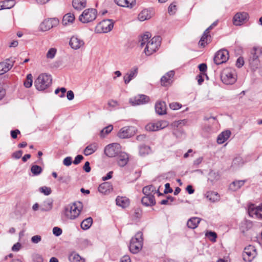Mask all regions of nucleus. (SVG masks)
<instances>
[{
	"label": "nucleus",
	"mask_w": 262,
	"mask_h": 262,
	"mask_svg": "<svg viewBox=\"0 0 262 262\" xmlns=\"http://www.w3.org/2000/svg\"><path fill=\"white\" fill-rule=\"evenodd\" d=\"M22 154H23L22 150H19L16 151L15 152H14L12 154V158L16 159H18L21 157Z\"/></svg>",
	"instance_id": "59"
},
{
	"label": "nucleus",
	"mask_w": 262,
	"mask_h": 262,
	"mask_svg": "<svg viewBox=\"0 0 262 262\" xmlns=\"http://www.w3.org/2000/svg\"><path fill=\"white\" fill-rule=\"evenodd\" d=\"M253 226V223L252 221L248 220H245L241 224V230L243 232L250 229Z\"/></svg>",
	"instance_id": "39"
},
{
	"label": "nucleus",
	"mask_w": 262,
	"mask_h": 262,
	"mask_svg": "<svg viewBox=\"0 0 262 262\" xmlns=\"http://www.w3.org/2000/svg\"><path fill=\"white\" fill-rule=\"evenodd\" d=\"M120 151V146L118 143H112L107 145L104 148V153L108 157H114Z\"/></svg>",
	"instance_id": "13"
},
{
	"label": "nucleus",
	"mask_w": 262,
	"mask_h": 262,
	"mask_svg": "<svg viewBox=\"0 0 262 262\" xmlns=\"http://www.w3.org/2000/svg\"><path fill=\"white\" fill-rule=\"evenodd\" d=\"M15 1L14 0H5L0 2V10L6 9H10L14 6Z\"/></svg>",
	"instance_id": "31"
},
{
	"label": "nucleus",
	"mask_w": 262,
	"mask_h": 262,
	"mask_svg": "<svg viewBox=\"0 0 262 262\" xmlns=\"http://www.w3.org/2000/svg\"><path fill=\"white\" fill-rule=\"evenodd\" d=\"M41 240V237L40 235H36L32 236L31 239L32 243L34 244H37L39 243Z\"/></svg>",
	"instance_id": "57"
},
{
	"label": "nucleus",
	"mask_w": 262,
	"mask_h": 262,
	"mask_svg": "<svg viewBox=\"0 0 262 262\" xmlns=\"http://www.w3.org/2000/svg\"><path fill=\"white\" fill-rule=\"evenodd\" d=\"M209 176L210 178H212V181L217 180L219 179V175L217 172H215L213 170H210L209 173Z\"/></svg>",
	"instance_id": "53"
},
{
	"label": "nucleus",
	"mask_w": 262,
	"mask_h": 262,
	"mask_svg": "<svg viewBox=\"0 0 262 262\" xmlns=\"http://www.w3.org/2000/svg\"><path fill=\"white\" fill-rule=\"evenodd\" d=\"M84 43L82 39L78 38L77 36H73L70 40L69 45L71 47L74 49L77 50L84 45Z\"/></svg>",
	"instance_id": "19"
},
{
	"label": "nucleus",
	"mask_w": 262,
	"mask_h": 262,
	"mask_svg": "<svg viewBox=\"0 0 262 262\" xmlns=\"http://www.w3.org/2000/svg\"><path fill=\"white\" fill-rule=\"evenodd\" d=\"M33 80L31 74H28L24 81V85L26 88H29L32 85Z\"/></svg>",
	"instance_id": "44"
},
{
	"label": "nucleus",
	"mask_w": 262,
	"mask_h": 262,
	"mask_svg": "<svg viewBox=\"0 0 262 262\" xmlns=\"http://www.w3.org/2000/svg\"><path fill=\"white\" fill-rule=\"evenodd\" d=\"M98 146L96 143H93L87 146L83 150L85 156H89L95 152L97 149Z\"/></svg>",
	"instance_id": "30"
},
{
	"label": "nucleus",
	"mask_w": 262,
	"mask_h": 262,
	"mask_svg": "<svg viewBox=\"0 0 262 262\" xmlns=\"http://www.w3.org/2000/svg\"><path fill=\"white\" fill-rule=\"evenodd\" d=\"M139 154L141 156H145L150 152L149 146L145 145H142L139 147Z\"/></svg>",
	"instance_id": "41"
},
{
	"label": "nucleus",
	"mask_w": 262,
	"mask_h": 262,
	"mask_svg": "<svg viewBox=\"0 0 262 262\" xmlns=\"http://www.w3.org/2000/svg\"><path fill=\"white\" fill-rule=\"evenodd\" d=\"M53 200L51 198H48L45 200L39 206L41 211H49L53 208Z\"/></svg>",
	"instance_id": "22"
},
{
	"label": "nucleus",
	"mask_w": 262,
	"mask_h": 262,
	"mask_svg": "<svg viewBox=\"0 0 262 262\" xmlns=\"http://www.w3.org/2000/svg\"><path fill=\"white\" fill-rule=\"evenodd\" d=\"M168 122L165 120H160L156 122H150L148 123L145 129L149 132H156L163 129L168 125Z\"/></svg>",
	"instance_id": "11"
},
{
	"label": "nucleus",
	"mask_w": 262,
	"mask_h": 262,
	"mask_svg": "<svg viewBox=\"0 0 262 262\" xmlns=\"http://www.w3.org/2000/svg\"><path fill=\"white\" fill-rule=\"evenodd\" d=\"M187 122V120L186 119L180 120L177 121H175L173 123V125L177 127H181L183 125H185Z\"/></svg>",
	"instance_id": "55"
},
{
	"label": "nucleus",
	"mask_w": 262,
	"mask_h": 262,
	"mask_svg": "<svg viewBox=\"0 0 262 262\" xmlns=\"http://www.w3.org/2000/svg\"><path fill=\"white\" fill-rule=\"evenodd\" d=\"M72 163V158L71 157H67L65 158L63 161V164L67 166H69Z\"/></svg>",
	"instance_id": "58"
},
{
	"label": "nucleus",
	"mask_w": 262,
	"mask_h": 262,
	"mask_svg": "<svg viewBox=\"0 0 262 262\" xmlns=\"http://www.w3.org/2000/svg\"><path fill=\"white\" fill-rule=\"evenodd\" d=\"M177 10V6L173 4H171L168 9V13L169 14H174L175 13Z\"/></svg>",
	"instance_id": "61"
},
{
	"label": "nucleus",
	"mask_w": 262,
	"mask_h": 262,
	"mask_svg": "<svg viewBox=\"0 0 262 262\" xmlns=\"http://www.w3.org/2000/svg\"><path fill=\"white\" fill-rule=\"evenodd\" d=\"M20 134V131L17 129H15V130H12L11 131V133H10L11 136L13 139H16L17 137V135Z\"/></svg>",
	"instance_id": "64"
},
{
	"label": "nucleus",
	"mask_w": 262,
	"mask_h": 262,
	"mask_svg": "<svg viewBox=\"0 0 262 262\" xmlns=\"http://www.w3.org/2000/svg\"><path fill=\"white\" fill-rule=\"evenodd\" d=\"M248 211L250 216L262 219V203L258 206L250 204L248 207Z\"/></svg>",
	"instance_id": "10"
},
{
	"label": "nucleus",
	"mask_w": 262,
	"mask_h": 262,
	"mask_svg": "<svg viewBox=\"0 0 262 262\" xmlns=\"http://www.w3.org/2000/svg\"><path fill=\"white\" fill-rule=\"evenodd\" d=\"M72 5L74 9L80 10L86 6V0H73Z\"/></svg>",
	"instance_id": "34"
},
{
	"label": "nucleus",
	"mask_w": 262,
	"mask_h": 262,
	"mask_svg": "<svg viewBox=\"0 0 262 262\" xmlns=\"http://www.w3.org/2000/svg\"><path fill=\"white\" fill-rule=\"evenodd\" d=\"M114 22L112 19H104L97 24L95 28L96 33H105L110 32L113 28Z\"/></svg>",
	"instance_id": "7"
},
{
	"label": "nucleus",
	"mask_w": 262,
	"mask_h": 262,
	"mask_svg": "<svg viewBox=\"0 0 262 262\" xmlns=\"http://www.w3.org/2000/svg\"><path fill=\"white\" fill-rule=\"evenodd\" d=\"M59 20L57 18H50L45 19L39 26V29L41 31H47L59 24Z\"/></svg>",
	"instance_id": "9"
},
{
	"label": "nucleus",
	"mask_w": 262,
	"mask_h": 262,
	"mask_svg": "<svg viewBox=\"0 0 262 262\" xmlns=\"http://www.w3.org/2000/svg\"><path fill=\"white\" fill-rule=\"evenodd\" d=\"M204 76L208 78V76L207 74L205 73H201L196 76V79L198 80V82L199 85H201L203 82L204 81Z\"/></svg>",
	"instance_id": "52"
},
{
	"label": "nucleus",
	"mask_w": 262,
	"mask_h": 262,
	"mask_svg": "<svg viewBox=\"0 0 262 262\" xmlns=\"http://www.w3.org/2000/svg\"><path fill=\"white\" fill-rule=\"evenodd\" d=\"M39 190L40 192L43 193L46 195H49L52 192L51 188L47 186L41 187L39 188Z\"/></svg>",
	"instance_id": "50"
},
{
	"label": "nucleus",
	"mask_w": 262,
	"mask_h": 262,
	"mask_svg": "<svg viewBox=\"0 0 262 262\" xmlns=\"http://www.w3.org/2000/svg\"><path fill=\"white\" fill-rule=\"evenodd\" d=\"M182 107V104L178 102H172L169 104V107L173 110H177Z\"/></svg>",
	"instance_id": "54"
},
{
	"label": "nucleus",
	"mask_w": 262,
	"mask_h": 262,
	"mask_svg": "<svg viewBox=\"0 0 262 262\" xmlns=\"http://www.w3.org/2000/svg\"><path fill=\"white\" fill-rule=\"evenodd\" d=\"M93 223V219L91 217H88L84 219L81 223V227L83 230H87L89 229L92 226Z\"/></svg>",
	"instance_id": "40"
},
{
	"label": "nucleus",
	"mask_w": 262,
	"mask_h": 262,
	"mask_svg": "<svg viewBox=\"0 0 262 262\" xmlns=\"http://www.w3.org/2000/svg\"><path fill=\"white\" fill-rule=\"evenodd\" d=\"M31 171L34 176H38L41 173L42 169L40 166L33 165L31 167Z\"/></svg>",
	"instance_id": "45"
},
{
	"label": "nucleus",
	"mask_w": 262,
	"mask_h": 262,
	"mask_svg": "<svg viewBox=\"0 0 262 262\" xmlns=\"http://www.w3.org/2000/svg\"><path fill=\"white\" fill-rule=\"evenodd\" d=\"M156 112L159 115H163L166 114V105L165 102L160 101L155 104Z\"/></svg>",
	"instance_id": "25"
},
{
	"label": "nucleus",
	"mask_w": 262,
	"mask_h": 262,
	"mask_svg": "<svg viewBox=\"0 0 262 262\" xmlns=\"http://www.w3.org/2000/svg\"><path fill=\"white\" fill-rule=\"evenodd\" d=\"M116 205L122 208H126L129 205V200L125 196H118L116 199Z\"/></svg>",
	"instance_id": "29"
},
{
	"label": "nucleus",
	"mask_w": 262,
	"mask_h": 262,
	"mask_svg": "<svg viewBox=\"0 0 262 262\" xmlns=\"http://www.w3.org/2000/svg\"><path fill=\"white\" fill-rule=\"evenodd\" d=\"M143 234L141 232H137L130 242V251L134 254L137 253L142 249L143 246Z\"/></svg>",
	"instance_id": "3"
},
{
	"label": "nucleus",
	"mask_w": 262,
	"mask_h": 262,
	"mask_svg": "<svg viewBox=\"0 0 262 262\" xmlns=\"http://www.w3.org/2000/svg\"><path fill=\"white\" fill-rule=\"evenodd\" d=\"M62 232V229L58 227H55L53 229V233L56 236H60Z\"/></svg>",
	"instance_id": "56"
},
{
	"label": "nucleus",
	"mask_w": 262,
	"mask_h": 262,
	"mask_svg": "<svg viewBox=\"0 0 262 262\" xmlns=\"http://www.w3.org/2000/svg\"><path fill=\"white\" fill-rule=\"evenodd\" d=\"M150 98L145 95H139L134 97V99H130V102L133 105L144 104L148 102Z\"/></svg>",
	"instance_id": "18"
},
{
	"label": "nucleus",
	"mask_w": 262,
	"mask_h": 262,
	"mask_svg": "<svg viewBox=\"0 0 262 262\" xmlns=\"http://www.w3.org/2000/svg\"><path fill=\"white\" fill-rule=\"evenodd\" d=\"M221 79L226 84H233L236 81L235 70L230 68L224 69L221 74Z\"/></svg>",
	"instance_id": "4"
},
{
	"label": "nucleus",
	"mask_w": 262,
	"mask_h": 262,
	"mask_svg": "<svg viewBox=\"0 0 262 262\" xmlns=\"http://www.w3.org/2000/svg\"><path fill=\"white\" fill-rule=\"evenodd\" d=\"M15 60L10 58L6 59L4 62H0V75L9 71L13 66Z\"/></svg>",
	"instance_id": "16"
},
{
	"label": "nucleus",
	"mask_w": 262,
	"mask_h": 262,
	"mask_svg": "<svg viewBox=\"0 0 262 262\" xmlns=\"http://www.w3.org/2000/svg\"><path fill=\"white\" fill-rule=\"evenodd\" d=\"M82 208V204L80 202L68 205L64 207L63 215L66 219L74 220L79 216Z\"/></svg>",
	"instance_id": "1"
},
{
	"label": "nucleus",
	"mask_w": 262,
	"mask_h": 262,
	"mask_svg": "<svg viewBox=\"0 0 262 262\" xmlns=\"http://www.w3.org/2000/svg\"><path fill=\"white\" fill-rule=\"evenodd\" d=\"M229 59V52L226 49H222L218 51L214 57V62L217 64H221L226 62Z\"/></svg>",
	"instance_id": "12"
},
{
	"label": "nucleus",
	"mask_w": 262,
	"mask_h": 262,
	"mask_svg": "<svg viewBox=\"0 0 262 262\" xmlns=\"http://www.w3.org/2000/svg\"><path fill=\"white\" fill-rule=\"evenodd\" d=\"M231 134V132L229 130L222 132L217 136V143L220 144L224 143L230 137Z\"/></svg>",
	"instance_id": "28"
},
{
	"label": "nucleus",
	"mask_w": 262,
	"mask_h": 262,
	"mask_svg": "<svg viewBox=\"0 0 262 262\" xmlns=\"http://www.w3.org/2000/svg\"><path fill=\"white\" fill-rule=\"evenodd\" d=\"M257 254L256 248L252 245L246 247L242 253L243 259L245 261L251 262Z\"/></svg>",
	"instance_id": "8"
},
{
	"label": "nucleus",
	"mask_w": 262,
	"mask_h": 262,
	"mask_svg": "<svg viewBox=\"0 0 262 262\" xmlns=\"http://www.w3.org/2000/svg\"><path fill=\"white\" fill-rule=\"evenodd\" d=\"M150 37L151 34L148 32L142 35L139 39L141 47H143L145 44H147Z\"/></svg>",
	"instance_id": "42"
},
{
	"label": "nucleus",
	"mask_w": 262,
	"mask_h": 262,
	"mask_svg": "<svg viewBox=\"0 0 262 262\" xmlns=\"http://www.w3.org/2000/svg\"><path fill=\"white\" fill-rule=\"evenodd\" d=\"M248 18V14L246 12L237 13L233 17V23L235 26H241L245 22Z\"/></svg>",
	"instance_id": "17"
},
{
	"label": "nucleus",
	"mask_w": 262,
	"mask_h": 262,
	"mask_svg": "<svg viewBox=\"0 0 262 262\" xmlns=\"http://www.w3.org/2000/svg\"><path fill=\"white\" fill-rule=\"evenodd\" d=\"M256 48H254L251 53V56L249 59L251 69L253 71H255L258 68L260 64L258 55L256 53Z\"/></svg>",
	"instance_id": "15"
},
{
	"label": "nucleus",
	"mask_w": 262,
	"mask_h": 262,
	"mask_svg": "<svg viewBox=\"0 0 262 262\" xmlns=\"http://www.w3.org/2000/svg\"><path fill=\"white\" fill-rule=\"evenodd\" d=\"M244 64V58L242 57H239L236 60V66L238 68H241Z\"/></svg>",
	"instance_id": "63"
},
{
	"label": "nucleus",
	"mask_w": 262,
	"mask_h": 262,
	"mask_svg": "<svg viewBox=\"0 0 262 262\" xmlns=\"http://www.w3.org/2000/svg\"><path fill=\"white\" fill-rule=\"evenodd\" d=\"M174 75L173 71H170L166 73L161 78V84L163 86H167L171 82V79L173 78Z\"/></svg>",
	"instance_id": "23"
},
{
	"label": "nucleus",
	"mask_w": 262,
	"mask_h": 262,
	"mask_svg": "<svg viewBox=\"0 0 262 262\" xmlns=\"http://www.w3.org/2000/svg\"><path fill=\"white\" fill-rule=\"evenodd\" d=\"M141 202L145 206H152L156 204L154 195H145L142 198Z\"/></svg>",
	"instance_id": "26"
},
{
	"label": "nucleus",
	"mask_w": 262,
	"mask_h": 262,
	"mask_svg": "<svg viewBox=\"0 0 262 262\" xmlns=\"http://www.w3.org/2000/svg\"><path fill=\"white\" fill-rule=\"evenodd\" d=\"M154 191H156V188L153 185L145 186L142 189V192L145 195H154Z\"/></svg>",
	"instance_id": "43"
},
{
	"label": "nucleus",
	"mask_w": 262,
	"mask_h": 262,
	"mask_svg": "<svg viewBox=\"0 0 262 262\" xmlns=\"http://www.w3.org/2000/svg\"><path fill=\"white\" fill-rule=\"evenodd\" d=\"M51 75L47 74H40L34 81V85L38 91H43L49 88L52 83Z\"/></svg>",
	"instance_id": "2"
},
{
	"label": "nucleus",
	"mask_w": 262,
	"mask_h": 262,
	"mask_svg": "<svg viewBox=\"0 0 262 262\" xmlns=\"http://www.w3.org/2000/svg\"><path fill=\"white\" fill-rule=\"evenodd\" d=\"M83 157L81 155H78L75 158V159L73 161V163L75 165H77L79 164L81 161L83 159Z\"/></svg>",
	"instance_id": "62"
},
{
	"label": "nucleus",
	"mask_w": 262,
	"mask_h": 262,
	"mask_svg": "<svg viewBox=\"0 0 262 262\" xmlns=\"http://www.w3.org/2000/svg\"><path fill=\"white\" fill-rule=\"evenodd\" d=\"M113 129L112 125H109L105 127L100 132V135L101 137L104 138L106 135H108Z\"/></svg>",
	"instance_id": "46"
},
{
	"label": "nucleus",
	"mask_w": 262,
	"mask_h": 262,
	"mask_svg": "<svg viewBox=\"0 0 262 262\" xmlns=\"http://www.w3.org/2000/svg\"><path fill=\"white\" fill-rule=\"evenodd\" d=\"M209 36L203 34L199 42V46L205 47L206 45L208 43V38Z\"/></svg>",
	"instance_id": "48"
},
{
	"label": "nucleus",
	"mask_w": 262,
	"mask_h": 262,
	"mask_svg": "<svg viewBox=\"0 0 262 262\" xmlns=\"http://www.w3.org/2000/svg\"><path fill=\"white\" fill-rule=\"evenodd\" d=\"M161 42V37L160 36L152 37L146 45V47L144 49L145 54L147 56H149L155 52L159 47L160 46Z\"/></svg>",
	"instance_id": "5"
},
{
	"label": "nucleus",
	"mask_w": 262,
	"mask_h": 262,
	"mask_svg": "<svg viewBox=\"0 0 262 262\" xmlns=\"http://www.w3.org/2000/svg\"><path fill=\"white\" fill-rule=\"evenodd\" d=\"M97 15V11L94 8L86 9L79 16V20L82 23H88L94 20Z\"/></svg>",
	"instance_id": "6"
},
{
	"label": "nucleus",
	"mask_w": 262,
	"mask_h": 262,
	"mask_svg": "<svg viewBox=\"0 0 262 262\" xmlns=\"http://www.w3.org/2000/svg\"><path fill=\"white\" fill-rule=\"evenodd\" d=\"M201 221V219L197 217H193L188 220L187 225L190 229H195L198 226Z\"/></svg>",
	"instance_id": "33"
},
{
	"label": "nucleus",
	"mask_w": 262,
	"mask_h": 262,
	"mask_svg": "<svg viewBox=\"0 0 262 262\" xmlns=\"http://www.w3.org/2000/svg\"><path fill=\"white\" fill-rule=\"evenodd\" d=\"M150 17V13L149 11L147 9L142 10L138 15V19L141 21L148 19Z\"/></svg>",
	"instance_id": "38"
},
{
	"label": "nucleus",
	"mask_w": 262,
	"mask_h": 262,
	"mask_svg": "<svg viewBox=\"0 0 262 262\" xmlns=\"http://www.w3.org/2000/svg\"><path fill=\"white\" fill-rule=\"evenodd\" d=\"M57 52V50L55 48H52L49 50L48 51L46 57L49 59H53Z\"/></svg>",
	"instance_id": "49"
},
{
	"label": "nucleus",
	"mask_w": 262,
	"mask_h": 262,
	"mask_svg": "<svg viewBox=\"0 0 262 262\" xmlns=\"http://www.w3.org/2000/svg\"><path fill=\"white\" fill-rule=\"evenodd\" d=\"M138 70L137 67H134L124 76L123 79L125 84H128L133 78L137 76Z\"/></svg>",
	"instance_id": "20"
},
{
	"label": "nucleus",
	"mask_w": 262,
	"mask_h": 262,
	"mask_svg": "<svg viewBox=\"0 0 262 262\" xmlns=\"http://www.w3.org/2000/svg\"><path fill=\"white\" fill-rule=\"evenodd\" d=\"M75 20V16L73 13H69L65 14L62 18V23L63 25L66 26L72 24Z\"/></svg>",
	"instance_id": "35"
},
{
	"label": "nucleus",
	"mask_w": 262,
	"mask_h": 262,
	"mask_svg": "<svg viewBox=\"0 0 262 262\" xmlns=\"http://www.w3.org/2000/svg\"><path fill=\"white\" fill-rule=\"evenodd\" d=\"M245 182V180L234 181L230 185L229 189L233 191H237L244 185Z\"/></svg>",
	"instance_id": "32"
},
{
	"label": "nucleus",
	"mask_w": 262,
	"mask_h": 262,
	"mask_svg": "<svg viewBox=\"0 0 262 262\" xmlns=\"http://www.w3.org/2000/svg\"><path fill=\"white\" fill-rule=\"evenodd\" d=\"M113 186L110 182H103L98 187V191L99 192L107 194L110 193L113 190Z\"/></svg>",
	"instance_id": "21"
},
{
	"label": "nucleus",
	"mask_w": 262,
	"mask_h": 262,
	"mask_svg": "<svg viewBox=\"0 0 262 262\" xmlns=\"http://www.w3.org/2000/svg\"><path fill=\"white\" fill-rule=\"evenodd\" d=\"M206 197L211 202H215L220 200V195L214 191H208L206 192Z\"/></svg>",
	"instance_id": "36"
},
{
	"label": "nucleus",
	"mask_w": 262,
	"mask_h": 262,
	"mask_svg": "<svg viewBox=\"0 0 262 262\" xmlns=\"http://www.w3.org/2000/svg\"><path fill=\"white\" fill-rule=\"evenodd\" d=\"M205 236L207 237L210 241L215 242L217 238V234L213 231H207L205 233Z\"/></svg>",
	"instance_id": "47"
},
{
	"label": "nucleus",
	"mask_w": 262,
	"mask_h": 262,
	"mask_svg": "<svg viewBox=\"0 0 262 262\" xmlns=\"http://www.w3.org/2000/svg\"><path fill=\"white\" fill-rule=\"evenodd\" d=\"M118 6L123 7L132 8L136 4V0H114Z\"/></svg>",
	"instance_id": "27"
},
{
	"label": "nucleus",
	"mask_w": 262,
	"mask_h": 262,
	"mask_svg": "<svg viewBox=\"0 0 262 262\" xmlns=\"http://www.w3.org/2000/svg\"><path fill=\"white\" fill-rule=\"evenodd\" d=\"M69 260L70 262H84V259L75 252L69 254Z\"/></svg>",
	"instance_id": "37"
},
{
	"label": "nucleus",
	"mask_w": 262,
	"mask_h": 262,
	"mask_svg": "<svg viewBox=\"0 0 262 262\" xmlns=\"http://www.w3.org/2000/svg\"><path fill=\"white\" fill-rule=\"evenodd\" d=\"M142 214V210L140 208L135 209L134 216L137 219L141 218Z\"/></svg>",
	"instance_id": "60"
},
{
	"label": "nucleus",
	"mask_w": 262,
	"mask_h": 262,
	"mask_svg": "<svg viewBox=\"0 0 262 262\" xmlns=\"http://www.w3.org/2000/svg\"><path fill=\"white\" fill-rule=\"evenodd\" d=\"M32 260L33 262H43V259L42 258V256L38 254V253H34L32 255Z\"/></svg>",
	"instance_id": "51"
},
{
	"label": "nucleus",
	"mask_w": 262,
	"mask_h": 262,
	"mask_svg": "<svg viewBox=\"0 0 262 262\" xmlns=\"http://www.w3.org/2000/svg\"><path fill=\"white\" fill-rule=\"evenodd\" d=\"M117 156L118 164L120 166L123 167L127 164L128 156L126 153L120 151Z\"/></svg>",
	"instance_id": "24"
},
{
	"label": "nucleus",
	"mask_w": 262,
	"mask_h": 262,
	"mask_svg": "<svg viewBox=\"0 0 262 262\" xmlns=\"http://www.w3.org/2000/svg\"><path fill=\"white\" fill-rule=\"evenodd\" d=\"M135 131L134 126H124L120 129L117 135L121 139L128 138L134 135Z\"/></svg>",
	"instance_id": "14"
}]
</instances>
